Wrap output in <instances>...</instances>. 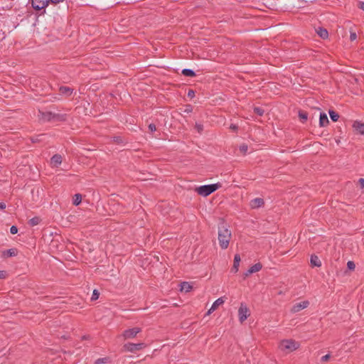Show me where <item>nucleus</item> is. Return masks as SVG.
Instances as JSON below:
<instances>
[{"mask_svg":"<svg viewBox=\"0 0 364 364\" xmlns=\"http://www.w3.org/2000/svg\"><path fill=\"white\" fill-rule=\"evenodd\" d=\"M230 238H231L230 230L225 226V225L224 223H222L218 227V241H219L220 247L223 250H225L228 248Z\"/></svg>","mask_w":364,"mask_h":364,"instance_id":"obj_1","label":"nucleus"},{"mask_svg":"<svg viewBox=\"0 0 364 364\" xmlns=\"http://www.w3.org/2000/svg\"><path fill=\"white\" fill-rule=\"evenodd\" d=\"M299 346V343L292 339L282 340L279 345V349L285 353H291L298 349Z\"/></svg>","mask_w":364,"mask_h":364,"instance_id":"obj_2","label":"nucleus"},{"mask_svg":"<svg viewBox=\"0 0 364 364\" xmlns=\"http://www.w3.org/2000/svg\"><path fill=\"white\" fill-rule=\"evenodd\" d=\"M221 187L220 183L204 185L196 188V192L203 196H208Z\"/></svg>","mask_w":364,"mask_h":364,"instance_id":"obj_3","label":"nucleus"},{"mask_svg":"<svg viewBox=\"0 0 364 364\" xmlns=\"http://www.w3.org/2000/svg\"><path fill=\"white\" fill-rule=\"evenodd\" d=\"M146 347V344L144 343H127L124 344L122 350L125 352L135 353L141 350Z\"/></svg>","mask_w":364,"mask_h":364,"instance_id":"obj_4","label":"nucleus"},{"mask_svg":"<svg viewBox=\"0 0 364 364\" xmlns=\"http://www.w3.org/2000/svg\"><path fill=\"white\" fill-rule=\"evenodd\" d=\"M250 316V310L244 303H241L238 309V317L240 323H243Z\"/></svg>","mask_w":364,"mask_h":364,"instance_id":"obj_5","label":"nucleus"},{"mask_svg":"<svg viewBox=\"0 0 364 364\" xmlns=\"http://www.w3.org/2000/svg\"><path fill=\"white\" fill-rule=\"evenodd\" d=\"M141 331V328L139 327H134L129 328L123 331L122 336L124 339H130L135 338L139 333Z\"/></svg>","mask_w":364,"mask_h":364,"instance_id":"obj_6","label":"nucleus"},{"mask_svg":"<svg viewBox=\"0 0 364 364\" xmlns=\"http://www.w3.org/2000/svg\"><path fill=\"white\" fill-rule=\"evenodd\" d=\"M50 2V0H31V5L35 10L39 11L45 9Z\"/></svg>","mask_w":364,"mask_h":364,"instance_id":"obj_7","label":"nucleus"},{"mask_svg":"<svg viewBox=\"0 0 364 364\" xmlns=\"http://www.w3.org/2000/svg\"><path fill=\"white\" fill-rule=\"evenodd\" d=\"M309 305V302L308 301H303L301 302L296 303L291 307V311L292 313H297L301 310L307 308Z\"/></svg>","mask_w":364,"mask_h":364,"instance_id":"obj_8","label":"nucleus"},{"mask_svg":"<svg viewBox=\"0 0 364 364\" xmlns=\"http://www.w3.org/2000/svg\"><path fill=\"white\" fill-rule=\"evenodd\" d=\"M40 118L43 121H51L56 118H58V115L53 114L50 112H40Z\"/></svg>","mask_w":364,"mask_h":364,"instance_id":"obj_9","label":"nucleus"},{"mask_svg":"<svg viewBox=\"0 0 364 364\" xmlns=\"http://www.w3.org/2000/svg\"><path fill=\"white\" fill-rule=\"evenodd\" d=\"M262 268V265L260 262L255 264L254 265L250 267V269L244 274L245 277H247L253 273L260 271Z\"/></svg>","mask_w":364,"mask_h":364,"instance_id":"obj_10","label":"nucleus"},{"mask_svg":"<svg viewBox=\"0 0 364 364\" xmlns=\"http://www.w3.org/2000/svg\"><path fill=\"white\" fill-rule=\"evenodd\" d=\"M264 205V201L262 198H254L250 203V205L252 209L259 208L260 207H262Z\"/></svg>","mask_w":364,"mask_h":364,"instance_id":"obj_11","label":"nucleus"},{"mask_svg":"<svg viewBox=\"0 0 364 364\" xmlns=\"http://www.w3.org/2000/svg\"><path fill=\"white\" fill-rule=\"evenodd\" d=\"M62 163V156L60 154H55L50 159V164L54 167H58Z\"/></svg>","mask_w":364,"mask_h":364,"instance_id":"obj_12","label":"nucleus"},{"mask_svg":"<svg viewBox=\"0 0 364 364\" xmlns=\"http://www.w3.org/2000/svg\"><path fill=\"white\" fill-rule=\"evenodd\" d=\"M59 91L61 95L69 97L73 94V89L69 87L62 86L60 87Z\"/></svg>","mask_w":364,"mask_h":364,"instance_id":"obj_13","label":"nucleus"},{"mask_svg":"<svg viewBox=\"0 0 364 364\" xmlns=\"http://www.w3.org/2000/svg\"><path fill=\"white\" fill-rule=\"evenodd\" d=\"M353 127L360 134H364V124L355 121L353 124Z\"/></svg>","mask_w":364,"mask_h":364,"instance_id":"obj_14","label":"nucleus"},{"mask_svg":"<svg viewBox=\"0 0 364 364\" xmlns=\"http://www.w3.org/2000/svg\"><path fill=\"white\" fill-rule=\"evenodd\" d=\"M329 123L327 115L325 113H321L319 117V125L320 127H326Z\"/></svg>","mask_w":364,"mask_h":364,"instance_id":"obj_15","label":"nucleus"},{"mask_svg":"<svg viewBox=\"0 0 364 364\" xmlns=\"http://www.w3.org/2000/svg\"><path fill=\"white\" fill-rule=\"evenodd\" d=\"M310 262H311V265L312 267H319L321 266V260L316 255H314L311 256Z\"/></svg>","mask_w":364,"mask_h":364,"instance_id":"obj_16","label":"nucleus"},{"mask_svg":"<svg viewBox=\"0 0 364 364\" xmlns=\"http://www.w3.org/2000/svg\"><path fill=\"white\" fill-rule=\"evenodd\" d=\"M316 33L323 39H326L328 37V33L326 28L320 27L316 30Z\"/></svg>","mask_w":364,"mask_h":364,"instance_id":"obj_17","label":"nucleus"},{"mask_svg":"<svg viewBox=\"0 0 364 364\" xmlns=\"http://www.w3.org/2000/svg\"><path fill=\"white\" fill-rule=\"evenodd\" d=\"M225 302V300L223 299V297H220L218 298V299H216L213 304H212L211 307H210V310H216L217 308L220 306V305H222L223 304H224Z\"/></svg>","mask_w":364,"mask_h":364,"instance_id":"obj_18","label":"nucleus"},{"mask_svg":"<svg viewBox=\"0 0 364 364\" xmlns=\"http://www.w3.org/2000/svg\"><path fill=\"white\" fill-rule=\"evenodd\" d=\"M192 289V286L187 282L181 284V291L188 292Z\"/></svg>","mask_w":364,"mask_h":364,"instance_id":"obj_19","label":"nucleus"},{"mask_svg":"<svg viewBox=\"0 0 364 364\" xmlns=\"http://www.w3.org/2000/svg\"><path fill=\"white\" fill-rule=\"evenodd\" d=\"M182 74L186 77H194L196 75V73L193 70L187 68L182 70Z\"/></svg>","mask_w":364,"mask_h":364,"instance_id":"obj_20","label":"nucleus"},{"mask_svg":"<svg viewBox=\"0 0 364 364\" xmlns=\"http://www.w3.org/2000/svg\"><path fill=\"white\" fill-rule=\"evenodd\" d=\"M82 200V196L80 193H76L73 196V203L75 205H78Z\"/></svg>","mask_w":364,"mask_h":364,"instance_id":"obj_21","label":"nucleus"},{"mask_svg":"<svg viewBox=\"0 0 364 364\" xmlns=\"http://www.w3.org/2000/svg\"><path fill=\"white\" fill-rule=\"evenodd\" d=\"M329 116L333 122H337L339 119V114L333 110H329Z\"/></svg>","mask_w":364,"mask_h":364,"instance_id":"obj_22","label":"nucleus"},{"mask_svg":"<svg viewBox=\"0 0 364 364\" xmlns=\"http://www.w3.org/2000/svg\"><path fill=\"white\" fill-rule=\"evenodd\" d=\"M40 221H41L40 218L34 217V218L30 219L28 223L31 226H35V225H37L38 224H39Z\"/></svg>","mask_w":364,"mask_h":364,"instance_id":"obj_23","label":"nucleus"},{"mask_svg":"<svg viewBox=\"0 0 364 364\" xmlns=\"http://www.w3.org/2000/svg\"><path fill=\"white\" fill-rule=\"evenodd\" d=\"M299 118L303 120V122H305L308 118V114L306 112L304 111H299Z\"/></svg>","mask_w":364,"mask_h":364,"instance_id":"obj_24","label":"nucleus"},{"mask_svg":"<svg viewBox=\"0 0 364 364\" xmlns=\"http://www.w3.org/2000/svg\"><path fill=\"white\" fill-rule=\"evenodd\" d=\"M239 149L242 154H245L248 150V146L245 144H243L240 146Z\"/></svg>","mask_w":364,"mask_h":364,"instance_id":"obj_25","label":"nucleus"},{"mask_svg":"<svg viewBox=\"0 0 364 364\" xmlns=\"http://www.w3.org/2000/svg\"><path fill=\"white\" fill-rule=\"evenodd\" d=\"M240 256L238 254H236L234 257L233 265H236L237 267L240 266Z\"/></svg>","mask_w":364,"mask_h":364,"instance_id":"obj_26","label":"nucleus"},{"mask_svg":"<svg viewBox=\"0 0 364 364\" xmlns=\"http://www.w3.org/2000/svg\"><path fill=\"white\" fill-rule=\"evenodd\" d=\"M254 112L255 114H257V115H259V116H262L264 112V111L261 107H255L254 108Z\"/></svg>","mask_w":364,"mask_h":364,"instance_id":"obj_27","label":"nucleus"},{"mask_svg":"<svg viewBox=\"0 0 364 364\" xmlns=\"http://www.w3.org/2000/svg\"><path fill=\"white\" fill-rule=\"evenodd\" d=\"M99 296H100L99 291L97 289H94V291L92 292V297H91V300L95 301V300L98 299Z\"/></svg>","mask_w":364,"mask_h":364,"instance_id":"obj_28","label":"nucleus"},{"mask_svg":"<svg viewBox=\"0 0 364 364\" xmlns=\"http://www.w3.org/2000/svg\"><path fill=\"white\" fill-rule=\"evenodd\" d=\"M195 128L196 129L198 133L201 134L203 130V125L201 124L196 123L195 125Z\"/></svg>","mask_w":364,"mask_h":364,"instance_id":"obj_29","label":"nucleus"},{"mask_svg":"<svg viewBox=\"0 0 364 364\" xmlns=\"http://www.w3.org/2000/svg\"><path fill=\"white\" fill-rule=\"evenodd\" d=\"M16 255L14 249H9L6 251V255L9 257L15 256Z\"/></svg>","mask_w":364,"mask_h":364,"instance_id":"obj_30","label":"nucleus"},{"mask_svg":"<svg viewBox=\"0 0 364 364\" xmlns=\"http://www.w3.org/2000/svg\"><path fill=\"white\" fill-rule=\"evenodd\" d=\"M347 267L350 270H354L355 265V263L353 261H348L347 263Z\"/></svg>","mask_w":364,"mask_h":364,"instance_id":"obj_31","label":"nucleus"},{"mask_svg":"<svg viewBox=\"0 0 364 364\" xmlns=\"http://www.w3.org/2000/svg\"><path fill=\"white\" fill-rule=\"evenodd\" d=\"M331 355L329 354H326L323 356L321 357V361L322 363H325V362H327L328 361L329 358H330Z\"/></svg>","mask_w":364,"mask_h":364,"instance_id":"obj_32","label":"nucleus"},{"mask_svg":"<svg viewBox=\"0 0 364 364\" xmlns=\"http://www.w3.org/2000/svg\"><path fill=\"white\" fill-rule=\"evenodd\" d=\"M193 111V107L191 105H188L186 106V108L184 109V112L186 113H191Z\"/></svg>","mask_w":364,"mask_h":364,"instance_id":"obj_33","label":"nucleus"},{"mask_svg":"<svg viewBox=\"0 0 364 364\" xmlns=\"http://www.w3.org/2000/svg\"><path fill=\"white\" fill-rule=\"evenodd\" d=\"M107 362V358H99L95 361V364H101V363H105Z\"/></svg>","mask_w":364,"mask_h":364,"instance_id":"obj_34","label":"nucleus"},{"mask_svg":"<svg viewBox=\"0 0 364 364\" xmlns=\"http://www.w3.org/2000/svg\"><path fill=\"white\" fill-rule=\"evenodd\" d=\"M10 232H11V234H16V233H17V232H18V228H17V227H16V226H15V225L11 226V228H10Z\"/></svg>","mask_w":364,"mask_h":364,"instance_id":"obj_35","label":"nucleus"},{"mask_svg":"<svg viewBox=\"0 0 364 364\" xmlns=\"http://www.w3.org/2000/svg\"><path fill=\"white\" fill-rule=\"evenodd\" d=\"M149 129L151 132H154L156 130V125L154 124H150L149 125Z\"/></svg>","mask_w":364,"mask_h":364,"instance_id":"obj_36","label":"nucleus"},{"mask_svg":"<svg viewBox=\"0 0 364 364\" xmlns=\"http://www.w3.org/2000/svg\"><path fill=\"white\" fill-rule=\"evenodd\" d=\"M43 136V135H38V136H36V137H33V138H31V141H32V142H33V143H36V142L40 141H41L40 137H41V136Z\"/></svg>","mask_w":364,"mask_h":364,"instance_id":"obj_37","label":"nucleus"},{"mask_svg":"<svg viewBox=\"0 0 364 364\" xmlns=\"http://www.w3.org/2000/svg\"><path fill=\"white\" fill-rule=\"evenodd\" d=\"M357 38V35L355 32H350V41H353L356 39Z\"/></svg>","mask_w":364,"mask_h":364,"instance_id":"obj_38","label":"nucleus"},{"mask_svg":"<svg viewBox=\"0 0 364 364\" xmlns=\"http://www.w3.org/2000/svg\"><path fill=\"white\" fill-rule=\"evenodd\" d=\"M195 96V92L193 90H189L188 92V97L193 98Z\"/></svg>","mask_w":364,"mask_h":364,"instance_id":"obj_39","label":"nucleus"},{"mask_svg":"<svg viewBox=\"0 0 364 364\" xmlns=\"http://www.w3.org/2000/svg\"><path fill=\"white\" fill-rule=\"evenodd\" d=\"M358 6L360 9L364 11V1H359Z\"/></svg>","mask_w":364,"mask_h":364,"instance_id":"obj_40","label":"nucleus"},{"mask_svg":"<svg viewBox=\"0 0 364 364\" xmlns=\"http://www.w3.org/2000/svg\"><path fill=\"white\" fill-rule=\"evenodd\" d=\"M239 267H237L236 265H232V267L231 269V272L234 273H237L238 272Z\"/></svg>","mask_w":364,"mask_h":364,"instance_id":"obj_41","label":"nucleus"},{"mask_svg":"<svg viewBox=\"0 0 364 364\" xmlns=\"http://www.w3.org/2000/svg\"><path fill=\"white\" fill-rule=\"evenodd\" d=\"M63 1L64 0H50V3L53 4H59L60 2H63Z\"/></svg>","mask_w":364,"mask_h":364,"instance_id":"obj_42","label":"nucleus"},{"mask_svg":"<svg viewBox=\"0 0 364 364\" xmlns=\"http://www.w3.org/2000/svg\"><path fill=\"white\" fill-rule=\"evenodd\" d=\"M230 129H232V130L236 131V130H237V126L235 125V124H232L230 126Z\"/></svg>","mask_w":364,"mask_h":364,"instance_id":"obj_43","label":"nucleus"},{"mask_svg":"<svg viewBox=\"0 0 364 364\" xmlns=\"http://www.w3.org/2000/svg\"><path fill=\"white\" fill-rule=\"evenodd\" d=\"M6 208V204L4 202L0 203V209L4 210Z\"/></svg>","mask_w":364,"mask_h":364,"instance_id":"obj_44","label":"nucleus"},{"mask_svg":"<svg viewBox=\"0 0 364 364\" xmlns=\"http://www.w3.org/2000/svg\"><path fill=\"white\" fill-rule=\"evenodd\" d=\"M359 183L360 184L362 188H364V178H360Z\"/></svg>","mask_w":364,"mask_h":364,"instance_id":"obj_45","label":"nucleus"},{"mask_svg":"<svg viewBox=\"0 0 364 364\" xmlns=\"http://www.w3.org/2000/svg\"><path fill=\"white\" fill-rule=\"evenodd\" d=\"M6 272L4 271H0V279L4 278Z\"/></svg>","mask_w":364,"mask_h":364,"instance_id":"obj_46","label":"nucleus"},{"mask_svg":"<svg viewBox=\"0 0 364 364\" xmlns=\"http://www.w3.org/2000/svg\"><path fill=\"white\" fill-rule=\"evenodd\" d=\"M215 310H210V309L207 312V315H210L213 311H214Z\"/></svg>","mask_w":364,"mask_h":364,"instance_id":"obj_47","label":"nucleus"},{"mask_svg":"<svg viewBox=\"0 0 364 364\" xmlns=\"http://www.w3.org/2000/svg\"><path fill=\"white\" fill-rule=\"evenodd\" d=\"M215 310H210V309L207 312V315H210L213 311H214Z\"/></svg>","mask_w":364,"mask_h":364,"instance_id":"obj_48","label":"nucleus"},{"mask_svg":"<svg viewBox=\"0 0 364 364\" xmlns=\"http://www.w3.org/2000/svg\"><path fill=\"white\" fill-rule=\"evenodd\" d=\"M114 139H115V141H117V137H114Z\"/></svg>","mask_w":364,"mask_h":364,"instance_id":"obj_49","label":"nucleus"},{"mask_svg":"<svg viewBox=\"0 0 364 364\" xmlns=\"http://www.w3.org/2000/svg\"><path fill=\"white\" fill-rule=\"evenodd\" d=\"M114 139H115V141H117V137H114Z\"/></svg>","mask_w":364,"mask_h":364,"instance_id":"obj_50","label":"nucleus"},{"mask_svg":"<svg viewBox=\"0 0 364 364\" xmlns=\"http://www.w3.org/2000/svg\"><path fill=\"white\" fill-rule=\"evenodd\" d=\"M114 139H115V141H117V137H114Z\"/></svg>","mask_w":364,"mask_h":364,"instance_id":"obj_51","label":"nucleus"},{"mask_svg":"<svg viewBox=\"0 0 364 364\" xmlns=\"http://www.w3.org/2000/svg\"><path fill=\"white\" fill-rule=\"evenodd\" d=\"M114 139H115V141H117V137H114Z\"/></svg>","mask_w":364,"mask_h":364,"instance_id":"obj_52","label":"nucleus"}]
</instances>
